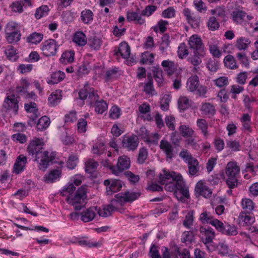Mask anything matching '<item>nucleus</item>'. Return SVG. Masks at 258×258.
Wrapping results in <instances>:
<instances>
[{"instance_id": "8fccbe9b", "label": "nucleus", "mask_w": 258, "mask_h": 258, "mask_svg": "<svg viewBox=\"0 0 258 258\" xmlns=\"http://www.w3.org/2000/svg\"><path fill=\"white\" fill-rule=\"evenodd\" d=\"M153 75L155 81L159 85H161L163 82L162 71L159 68H154L153 70Z\"/></svg>"}, {"instance_id": "1a4fd4ad", "label": "nucleus", "mask_w": 258, "mask_h": 258, "mask_svg": "<svg viewBox=\"0 0 258 258\" xmlns=\"http://www.w3.org/2000/svg\"><path fill=\"white\" fill-rule=\"evenodd\" d=\"M58 47L57 42L55 40L49 39L43 43L41 49L45 56H53L55 55Z\"/></svg>"}, {"instance_id": "37998d69", "label": "nucleus", "mask_w": 258, "mask_h": 258, "mask_svg": "<svg viewBox=\"0 0 258 258\" xmlns=\"http://www.w3.org/2000/svg\"><path fill=\"white\" fill-rule=\"evenodd\" d=\"M74 54L72 51H66L62 54L60 61L63 63L72 62L74 60Z\"/></svg>"}, {"instance_id": "69168bd1", "label": "nucleus", "mask_w": 258, "mask_h": 258, "mask_svg": "<svg viewBox=\"0 0 258 258\" xmlns=\"http://www.w3.org/2000/svg\"><path fill=\"white\" fill-rule=\"evenodd\" d=\"M194 5L200 13H204L207 11V7L202 0H194Z\"/></svg>"}, {"instance_id": "de8ad7c7", "label": "nucleus", "mask_w": 258, "mask_h": 258, "mask_svg": "<svg viewBox=\"0 0 258 258\" xmlns=\"http://www.w3.org/2000/svg\"><path fill=\"white\" fill-rule=\"evenodd\" d=\"M60 92L52 93L48 97V102L52 106H55L57 104L61 99V96Z\"/></svg>"}, {"instance_id": "4be33fe9", "label": "nucleus", "mask_w": 258, "mask_h": 258, "mask_svg": "<svg viewBox=\"0 0 258 258\" xmlns=\"http://www.w3.org/2000/svg\"><path fill=\"white\" fill-rule=\"evenodd\" d=\"M118 53L124 59H128L131 54L130 47L125 42L120 43L118 50L115 52L116 55Z\"/></svg>"}, {"instance_id": "4d7b16f0", "label": "nucleus", "mask_w": 258, "mask_h": 258, "mask_svg": "<svg viewBox=\"0 0 258 258\" xmlns=\"http://www.w3.org/2000/svg\"><path fill=\"white\" fill-rule=\"evenodd\" d=\"M154 61V55L153 53L145 52L142 54V58L140 60L141 63L143 64L149 63L152 64Z\"/></svg>"}, {"instance_id": "9d476101", "label": "nucleus", "mask_w": 258, "mask_h": 258, "mask_svg": "<svg viewBox=\"0 0 258 258\" xmlns=\"http://www.w3.org/2000/svg\"><path fill=\"white\" fill-rule=\"evenodd\" d=\"M15 29V24L14 23H9L7 25L6 31V39L10 43L17 42L20 40L21 33L19 31H14L11 32V31Z\"/></svg>"}, {"instance_id": "c85d7f7f", "label": "nucleus", "mask_w": 258, "mask_h": 258, "mask_svg": "<svg viewBox=\"0 0 258 258\" xmlns=\"http://www.w3.org/2000/svg\"><path fill=\"white\" fill-rule=\"evenodd\" d=\"M251 41L249 38L241 37L236 40L235 46L239 50H244L247 49Z\"/></svg>"}, {"instance_id": "7c9ffc66", "label": "nucleus", "mask_w": 258, "mask_h": 258, "mask_svg": "<svg viewBox=\"0 0 258 258\" xmlns=\"http://www.w3.org/2000/svg\"><path fill=\"white\" fill-rule=\"evenodd\" d=\"M233 21L236 23H241L246 15V13L239 9H235L231 14Z\"/></svg>"}, {"instance_id": "a19ab883", "label": "nucleus", "mask_w": 258, "mask_h": 258, "mask_svg": "<svg viewBox=\"0 0 258 258\" xmlns=\"http://www.w3.org/2000/svg\"><path fill=\"white\" fill-rule=\"evenodd\" d=\"M50 119L46 116L41 117L38 120L36 127L37 130L42 131L46 128L50 124Z\"/></svg>"}, {"instance_id": "5701e85b", "label": "nucleus", "mask_w": 258, "mask_h": 258, "mask_svg": "<svg viewBox=\"0 0 258 258\" xmlns=\"http://www.w3.org/2000/svg\"><path fill=\"white\" fill-rule=\"evenodd\" d=\"M177 174L174 172L169 173L165 170H163V173H160L159 175V182L161 184H164L165 183L171 180H175V177H177Z\"/></svg>"}, {"instance_id": "680f3d73", "label": "nucleus", "mask_w": 258, "mask_h": 258, "mask_svg": "<svg viewBox=\"0 0 258 258\" xmlns=\"http://www.w3.org/2000/svg\"><path fill=\"white\" fill-rule=\"evenodd\" d=\"M157 9V7L154 5H149L146 7L141 12V15L143 16L149 17L151 16Z\"/></svg>"}, {"instance_id": "423d86ee", "label": "nucleus", "mask_w": 258, "mask_h": 258, "mask_svg": "<svg viewBox=\"0 0 258 258\" xmlns=\"http://www.w3.org/2000/svg\"><path fill=\"white\" fill-rule=\"evenodd\" d=\"M199 77L196 76L190 77L187 82V88L190 92L196 91L200 96L204 95L206 93V89L203 86H200L199 84Z\"/></svg>"}, {"instance_id": "39448f33", "label": "nucleus", "mask_w": 258, "mask_h": 258, "mask_svg": "<svg viewBox=\"0 0 258 258\" xmlns=\"http://www.w3.org/2000/svg\"><path fill=\"white\" fill-rule=\"evenodd\" d=\"M239 171L240 168L235 162H229L227 164L225 169V173L227 176L226 183L230 188L237 187L238 180L236 175L239 173Z\"/></svg>"}, {"instance_id": "338daca9", "label": "nucleus", "mask_w": 258, "mask_h": 258, "mask_svg": "<svg viewBox=\"0 0 258 258\" xmlns=\"http://www.w3.org/2000/svg\"><path fill=\"white\" fill-rule=\"evenodd\" d=\"M87 121L84 118L79 119L77 123L78 131L80 133H84L86 131Z\"/></svg>"}, {"instance_id": "5fc2aeb1", "label": "nucleus", "mask_w": 258, "mask_h": 258, "mask_svg": "<svg viewBox=\"0 0 258 258\" xmlns=\"http://www.w3.org/2000/svg\"><path fill=\"white\" fill-rule=\"evenodd\" d=\"M148 156V152L147 149L143 147L140 149L138 154L137 162L139 164H143Z\"/></svg>"}, {"instance_id": "c9c22d12", "label": "nucleus", "mask_w": 258, "mask_h": 258, "mask_svg": "<svg viewBox=\"0 0 258 258\" xmlns=\"http://www.w3.org/2000/svg\"><path fill=\"white\" fill-rule=\"evenodd\" d=\"M98 162L93 159H89L85 163V170L89 173L95 172L98 166Z\"/></svg>"}, {"instance_id": "cd10ccee", "label": "nucleus", "mask_w": 258, "mask_h": 258, "mask_svg": "<svg viewBox=\"0 0 258 258\" xmlns=\"http://www.w3.org/2000/svg\"><path fill=\"white\" fill-rule=\"evenodd\" d=\"M125 202L121 194H118L115 196V199H112L110 203V206L113 211L118 210L124 205Z\"/></svg>"}, {"instance_id": "c03bdc74", "label": "nucleus", "mask_w": 258, "mask_h": 258, "mask_svg": "<svg viewBox=\"0 0 258 258\" xmlns=\"http://www.w3.org/2000/svg\"><path fill=\"white\" fill-rule=\"evenodd\" d=\"M214 219L211 214L207 211L203 212L201 214L199 220L203 224H211Z\"/></svg>"}, {"instance_id": "e2e57ef3", "label": "nucleus", "mask_w": 258, "mask_h": 258, "mask_svg": "<svg viewBox=\"0 0 258 258\" xmlns=\"http://www.w3.org/2000/svg\"><path fill=\"white\" fill-rule=\"evenodd\" d=\"M179 156L186 163H187L189 161H190L194 159L191 154L187 150L183 149L179 153Z\"/></svg>"}, {"instance_id": "f3484780", "label": "nucleus", "mask_w": 258, "mask_h": 258, "mask_svg": "<svg viewBox=\"0 0 258 258\" xmlns=\"http://www.w3.org/2000/svg\"><path fill=\"white\" fill-rule=\"evenodd\" d=\"M4 107L7 110H13L17 113L18 110V102L15 96H8L5 100Z\"/></svg>"}, {"instance_id": "2eb2a0df", "label": "nucleus", "mask_w": 258, "mask_h": 258, "mask_svg": "<svg viewBox=\"0 0 258 258\" xmlns=\"http://www.w3.org/2000/svg\"><path fill=\"white\" fill-rule=\"evenodd\" d=\"M195 190L196 194L206 198H210L212 195V190L201 180L197 183Z\"/></svg>"}, {"instance_id": "a878e982", "label": "nucleus", "mask_w": 258, "mask_h": 258, "mask_svg": "<svg viewBox=\"0 0 258 258\" xmlns=\"http://www.w3.org/2000/svg\"><path fill=\"white\" fill-rule=\"evenodd\" d=\"M161 64L164 69V71L169 76H171L172 74H173L176 70V64L173 61H172L171 60H163Z\"/></svg>"}, {"instance_id": "b1692460", "label": "nucleus", "mask_w": 258, "mask_h": 258, "mask_svg": "<svg viewBox=\"0 0 258 258\" xmlns=\"http://www.w3.org/2000/svg\"><path fill=\"white\" fill-rule=\"evenodd\" d=\"M187 164L189 174L191 176H198L200 171L199 163L198 160L195 158Z\"/></svg>"}, {"instance_id": "a18cd8bd", "label": "nucleus", "mask_w": 258, "mask_h": 258, "mask_svg": "<svg viewBox=\"0 0 258 258\" xmlns=\"http://www.w3.org/2000/svg\"><path fill=\"white\" fill-rule=\"evenodd\" d=\"M82 21L85 24H88L93 19V13L90 10L83 11L81 13Z\"/></svg>"}, {"instance_id": "ea45409f", "label": "nucleus", "mask_w": 258, "mask_h": 258, "mask_svg": "<svg viewBox=\"0 0 258 258\" xmlns=\"http://www.w3.org/2000/svg\"><path fill=\"white\" fill-rule=\"evenodd\" d=\"M74 41L79 46H84L87 43V38L82 32H77L74 37Z\"/></svg>"}, {"instance_id": "9b49d317", "label": "nucleus", "mask_w": 258, "mask_h": 258, "mask_svg": "<svg viewBox=\"0 0 258 258\" xmlns=\"http://www.w3.org/2000/svg\"><path fill=\"white\" fill-rule=\"evenodd\" d=\"M188 45L192 51L202 52L204 51V45L202 40L198 35H193L189 39Z\"/></svg>"}, {"instance_id": "c756f323", "label": "nucleus", "mask_w": 258, "mask_h": 258, "mask_svg": "<svg viewBox=\"0 0 258 258\" xmlns=\"http://www.w3.org/2000/svg\"><path fill=\"white\" fill-rule=\"evenodd\" d=\"M240 120L242 124L243 130L245 132H250L251 131L250 116L247 113H244L242 115Z\"/></svg>"}, {"instance_id": "864d4df0", "label": "nucleus", "mask_w": 258, "mask_h": 258, "mask_svg": "<svg viewBox=\"0 0 258 258\" xmlns=\"http://www.w3.org/2000/svg\"><path fill=\"white\" fill-rule=\"evenodd\" d=\"M219 23L214 17H211L208 22V27L209 30L215 31L219 28Z\"/></svg>"}, {"instance_id": "58836bf2", "label": "nucleus", "mask_w": 258, "mask_h": 258, "mask_svg": "<svg viewBox=\"0 0 258 258\" xmlns=\"http://www.w3.org/2000/svg\"><path fill=\"white\" fill-rule=\"evenodd\" d=\"M180 135L184 138L191 137L195 133V131L189 125L182 124L179 127Z\"/></svg>"}, {"instance_id": "052dcab7", "label": "nucleus", "mask_w": 258, "mask_h": 258, "mask_svg": "<svg viewBox=\"0 0 258 258\" xmlns=\"http://www.w3.org/2000/svg\"><path fill=\"white\" fill-rule=\"evenodd\" d=\"M177 53L178 57L181 59L188 55V51L185 43H183L180 44L178 47Z\"/></svg>"}, {"instance_id": "0e129e2a", "label": "nucleus", "mask_w": 258, "mask_h": 258, "mask_svg": "<svg viewBox=\"0 0 258 258\" xmlns=\"http://www.w3.org/2000/svg\"><path fill=\"white\" fill-rule=\"evenodd\" d=\"M179 108L184 110L189 106V100L186 97H180L178 100Z\"/></svg>"}, {"instance_id": "4468645a", "label": "nucleus", "mask_w": 258, "mask_h": 258, "mask_svg": "<svg viewBox=\"0 0 258 258\" xmlns=\"http://www.w3.org/2000/svg\"><path fill=\"white\" fill-rule=\"evenodd\" d=\"M183 14L186 17L187 22L194 28H198L200 23V18L194 15L189 9L185 8L183 11Z\"/></svg>"}, {"instance_id": "ddd939ff", "label": "nucleus", "mask_w": 258, "mask_h": 258, "mask_svg": "<svg viewBox=\"0 0 258 258\" xmlns=\"http://www.w3.org/2000/svg\"><path fill=\"white\" fill-rule=\"evenodd\" d=\"M123 148L128 151H135L137 149L139 145V140L137 136L132 135L130 137L123 138L122 141Z\"/></svg>"}, {"instance_id": "72a5a7b5", "label": "nucleus", "mask_w": 258, "mask_h": 258, "mask_svg": "<svg viewBox=\"0 0 258 258\" xmlns=\"http://www.w3.org/2000/svg\"><path fill=\"white\" fill-rule=\"evenodd\" d=\"M246 214V213L241 212L239 216V222L242 226L251 224L254 221V217Z\"/></svg>"}, {"instance_id": "49530a36", "label": "nucleus", "mask_w": 258, "mask_h": 258, "mask_svg": "<svg viewBox=\"0 0 258 258\" xmlns=\"http://www.w3.org/2000/svg\"><path fill=\"white\" fill-rule=\"evenodd\" d=\"M224 62L225 66L229 69H235L237 68L235 58L231 55H227L225 57Z\"/></svg>"}, {"instance_id": "f03ea898", "label": "nucleus", "mask_w": 258, "mask_h": 258, "mask_svg": "<svg viewBox=\"0 0 258 258\" xmlns=\"http://www.w3.org/2000/svg\"><path fill=\"white\" fill-rule=\"evenodd\" d=\"M44 142L42 139L34 138L30 141L27 148L28 153L31 155H35V161L38 164L40 170L44 171L49 165V162L53 160V156L48 155L49 152L43 148Z\"/></svg>"}, {"instance_id": "09e8293b", "label": "nucleus", "mask_w": 258, "mask_h": 258, "mask_svg": "<svg viewBox=\"0 0 258 258\" xmlns=\"http://www.w3.org/2000/svg\"><path fill=\"white\" fill-rule=\"evenodd\" d=\"M5 53L10 59L16 60L17 58L16 50L12 45H9L5 50Z\"/></svg>"}, {"instance_id": "4c0bfd02", "label": "nucleus", "mask_w": 258, "mask_h": 258, "mask_svg": "<svg viewBox=\"0 0 258 258\" xmlns=\"http://www.w3.org/2000/svg\"><path fill=\"white\" fill-rule=\"evenodd\" d=\"M197 124L204 137L207 138L209 136V133L208 132V124L207 121L204 119L199 118L197 120Z\"/></svg>"}, {"instance_id": "3c124183", "label": "nucleus", "mask_w": 258, "mask_h": 258, "mask_svg": "<svg viewBox=\"0 0 258 258\" xmlns=\"http://www.w3.org/2000/svg\"><path fill=\"white\" fill-rule=\"evenodd\" d=\"M113 210L112 207L110 206V204L107 206H104L102 209H99L97 212L99 216L102 217H107L110 216Z\"/></svg>"}, {"instance_id": "7ed1b4c3", "label": "nucleus", "mask_w": 258, "mask_h": 258, "mask_svg": "<svg viewBox=\"0 0 258 258\" xmlns=\"http://www.w3.org/2000/svg\"><path fill=\"white\" fill-rule=\"evenodd\" d=\"M79 98L82 100H86V102L92 105L95 103V111L98 113H103L108 108L107 103L103 100L98 101L99 96L95 93L93 88H90L88 85H85L79 93Z\"/></svg>"}, {"instance_id": "e433bc0d", "label": "nucleus", "mask_w": 258, "mask_h": 258, "mask_svg": "<svg viewBox=\"0 0 258 258\" xmlns=\"http://www.w3.org/2000/svg\"><path fill=\"white\" fill-rule=\"evenodd\" d=\"M254 204L249 199H243L241 201V206L243 210V213H249L254 209Z\"/></svg>"}, {"instance_id": "393cba45", "label": "nucleus", "mask_w": 258, "mask_h": 258, "mask_svg": "<svg viewBox=\"0 0 258 258\" xmlns=\"http://www.w3.org/2000/svg\"><path fill=\"white\" fill-rule=\"evenodd\" d=\"M61 174V171L59 169H53L51 170L48 174L44 176V180L47 183H52L56 180L58 179Z\"/></svg>"}, {"instance_id": "a211bd4d", "label": "nucleus", "mask_w": 258, "mask_h": 258, "mask_svg": "<svg viewBox=\"0 0 258 258\" xmlns=\"http://www.w3.org/2000/svg\"><path fill=\"white\" fill-rule=\"evenodd\" d=\"M97 211L96 207H90L80 213L81 216V220L84 222H88L92 221L96 215Z\"/></svg>"}, {"instance_id": "79ce46f5", "label": "nucleus", "mask_w": 258, "mask_h": 258, "mask_svg": "<svg viewBox=\"0 0 258 258\" xmlns=\"http://www.w3.org/2000/svg\"><path fill=\"white\" fill-rule=\"evenodd\" d=\"M43 37L42 33L34 32L27 37V41L29 43L36 44L41 41Z\"/></svg>"}, {"instance_id": "774afa93", "label": "nucleus", "mask_w": 258, "mask_h": 258, "mask_svg": "<svg viewBox=\"0 0 258 258\" xmlns=\"http://www.w3.org/2000/svg\"><path fill=\"white\" fill-rule=\"evenodd\" d=\"M149 255L151 258H162L157 246L154 244L151 245Z\"/></svg>"}, {"instance_id": "6e6d98bb", "label": "nucleus", "mask_w": 258, "mask_h": 258, "mask_svg": "<svg viewBox=\"0 0 258 258\" xmlns=\"http://www.w3.org/2000/svg\"><path fill=\"white\" fill-rule=\"evenodd\" d=\"M48 11L49 8L46 5L40 7L36 11V13L35 14V18L37 19H40L43 16L47 15Z\"/></svg>"}, {"instance_id": "6ab92c4d", "label": "nucleus", "mask_w": 258, "mask_h": 258, "mask_svg": "<svg viewBox=\"0 0 258 258\" xmlns=\"http://www.w3.org/2000/svg\"><path fill=\"white\" fill-rule=\"evenodd\" d=\"M65 78V74L60 71H56L52 73L47 78V82L49 84H57L62 81Z\"/></svg>"}, {"instance_id": "6e6552de", "label": "nucleus", "mask_w": 258, "mask_h": 258, "mask_svg": "<svg viewBox=\"0 0 258 258\" xmlns=\"http://www.w3.org/2000/svg\"><path fill=\"white\" fill-rule=\"evenodd\" d=\"M159 147L165 154L166 160L167 161H171L177 154V152L174 151L172 144L165 139H163L160 141Z\"/></svg>"}, {"instance_id": "13d9d810", "label": "nucleus", "mask_w": 258, "mask_h": 258, "mask_svg": "<svg viewBox=\"0 0 258 258\" xmlns=\"http://www.w3.org/2000/svg\"><path fill=\"white\" fill-rule=\"evenodd\" d=\"M222 233L227 235H236L238 232L236 227L227 225L225 226L224 230H223Z\"/></svg>"}, {"instance_id": "0eeeda50", "label": "nucleus", "mask_w": 258, "mask_h": 258, "mask_svg": "<svg viewBox=\"0 0 258 258\" xmlns=\"http://www.w3.org/2000/svg\"><path fill=\"white\" fill-rule=\"evenodd\" d=\"M200 231L202 234V241L206 245L207 249L210 251L213 250L211 244L215 236L214 231L210 227H201Z\"/></svg>"}, {"instance_id": "603ef678", "label": "nucleus", "mask_w": 258, "mask_h": 258, "mask_svg": "<svg viewBox=\"0 0 258 258\" xmlns=\"http://www.w3.org/2000/svg\"><path fill=\"white\" fill-rule=\"evenodd\" d=\"M168 22L167 21L160 20L158 24L154 27V31L157 32L158 30L161 33H164L167 30L166 26L168 25Z\"/></svg>"}, {"instance_id": "f257e3e1", "label": "nucleus", "mask_w": 258, "mask_h": 258, "mask_svg": "<svg viewBox=\"0 0 258 258\" xmlns=\"http://www.w3.org/2000/svg\"><path fill=\"white\" fill-rule=\"evenodd\" d=\"M87 188L82 186L76 190V187L72 184L65 186L60 191L62 196L67 197V202L73 206L76 211L80 210L85 207L87 203Z\"/></svg>"}, {"instance_id": "f8f14e48", "label": "nucleus", "mask_w": 258, "mask_h": 258, "mask_svg": "<svg viewBox=\"0 0 258 258\" xmlns=\"http://www.w3.org/2000/svg\"><path fill=\"white\" fill-rule=\"evenodd\" d=\"M106 187L107 195H111L112 192H115L120 190L122 187V182L117 179H106L104 181Z\"/></svg>"}, {"instance_id": "bb28decb", "label": "nucleus", "mask_w": 258, "mask_h": 258, "mask_svg": "<svg viewBox=\"0 0 258 258\" xmlns=\"http://www.w3.org/2000/svg\"><path fill=\"white\" fill-rule=\"evenodd\" d=\"M27 163V158L23 155L19 156L14 165V171L17 174H19L23 170Z\"/></svg>"}, {"instance_id": "f704fd0d", "label": "nucleus", "mask_w": 258, "mask_h": 258, "mask_svg": "<svg viewBox=\"0 0 258 258\" xmlns=\"http://www.w3.org/2000/svg\"><path fill=\"white\" fill-rule=\"evenodd\" d=\"M218 43V41L213 40V42H210L208 44L210 53L214 57L219 58L221 56L222 53L217 46Z\"/></svg>"}, {"instance_id": "dca6fc26", "label": "nucleus", "mask_w": 258, "mask_h": 258, "mask_svg": "<svg viewBox=\"0 0 258 258\" xmlns=\"http://www.w3.org/2000/svg\"><path fill=\"white\" fill-rule=\"evenodd\" d=\"M130 165L131 161L130 158L125 155L120 156L118 159L115 171H117V174H118L119 172L128 169Z\"/></svg>"}, {"instance_id": "2f4dec72", "label": "nucleus", "mask_w": 258, "mask_h": 258, "mask_svg": "<svg viewBox=\"0 0 258 258\" xmlns=\"http://www.w3.org/2000/svg\"><path fill=\"white\" fill-rule=\"evenodd\" d=\"M120 194L124 200L125 203L133 202L138 199L141 195L139 192H130L128 191Z\"/></svg>"}, {"instance_id": "412c9836", "label": "nucleus", "mask_w": 258, "mask_h": 258, "mask_svg": "<svg viewBox=\"0 0 258 258\" xmlns=\"http://www.w3.org/2000/svg\"><path fill=\"white\" fill-rule=\"evenodd\" d=\"M142 16L141 13L128 12L127 13L126 19L128 22L134 21L136 24L143 25L145 23V20Z\"/></svg>"}, {"instance_id": "bf43d9fd", "label": "nucleus", "mask_w": 258, "mask_h": 258, "mask_svg": "<svg viewBox=\"0 0 258 258\" xmlns=\"http://www.w3.org/2000/svg\"><path fill=\"white\" fill-rule=\"evenodd\" d=\"M104 152V144L102 143H98L93 146L92 152L97 155H101Z\"/></svg>"}, {"instance_id": "aec40b11", "label": "nucleus", "mask_w": 258, "mask_h": 258, "mask_svg": "<svg viewBox=\"0 0 258 258\" xmlns=\"http://www.w3.org/2000/svg\"><path fill=\"white\" fill-rule=\"evenodd\" d=\"M204 55V51L200 53L199 52L193 51L192 54H190V56L187 58V60L195 66V70H197L196 67L201 63L202 57H203Z\"/></svg>"}, {"instance_id": "473e14b6", "label": "nucleus", "mask_w": 258, "mask_h": 258, "mask_svg": "<svg viewBox=\"0 0 258 258\" xmlns=\"http://www.w3.org/2000/svg\"><path fill=\"white\" fill-rule=\"evenodd\" d=\"M201 110L202 114L208 116H213L216 111L214 106L209 103L203 104L201 107Z\"/></svg>"}, {"instance_id": "20e7f679", "label": "nucleus", "mask_w": 258, "mask_h": 258, "mask_svg": "<svg viewBox=\"0 0 258 258\" xmlns=\"http://www.w3.org/2000/svg\"><path fill=\"white\" fill-rule=\"evenodd\" d=\"M175 180L165 183V189L169 191H173L176 198L182 201L183 198H188L189 191L185 186L181 174H178Z\"/></svg>"}]
</instances>
